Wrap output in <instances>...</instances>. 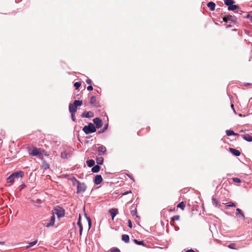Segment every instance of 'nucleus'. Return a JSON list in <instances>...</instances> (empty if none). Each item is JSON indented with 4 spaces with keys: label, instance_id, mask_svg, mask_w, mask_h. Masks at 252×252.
I'll list each match as a JSON object with an SVG mask.
<instances>
[{
    "label": "nucleus",
    "instance_id": "1",
    "mask_svg": "<svg viewBox=\"0 0 252 252\" xmlns=\"http://www.w3.org/2000/svg\"><path fill=\"white\" fill-rule=\"evenodd\" d=\"M23 176L24 172L22 171L14 172L6 179V182L7 183L13 184L15 179L22 178Z\"/></svg>",
    "mask_w": 252,
    "mask_h": 252
},
{
    "label": "nucleus",
    "instance_id": "2",
    "mask_svg": "<svg viewBox=\"0 0 252 252\" xmlns=\"http://www.w3.org/2000/svg\"><path fill=\"white\" fill-rule=\"evenodd\" d=\"M45 152L43 149L37 148L34 147H32V148L29 150V154L32 156L40 157L42 155L43 153Z\"/></svg>",
    "mask_w": 252,
    "mask_h": 252
},
{
    "label": "nucleus",
    "instance_id": "3",
    "mask_svg": "<svg viewBox=\"0 0 252 252\" xmlns=\"http://www.w3.org/2000/svg\"><path fill=\"white\" fill-rule=\"evenodd\" d=\"M82 104V100H76L73 103H70L69 105V110L70 113H76L77 106H81Z\"/></svg>",
    "mask_w": 252,
    "mask_h": 252
},
{
    "label": "nucleus",
    "instance_id": "4",
    "mask_svg": "<svg viewBox=\"0 0 252 252\" xmlns=\"http://www.w3.org/2000/svg\"><path fill=\"white\" fill-rule=\"evenodd\" d=\"M83 130L86 134H88L95 132L96 131V128L94 124L90 123L88 126H85L83 127Z\"/></svg>",
    "mask_w": 252,
    "mask_h": 252
},
{
    "label": "nucleus",
    "instance_id": "5",
    "mask_svg": "<svg viewBox=\"0 0 252 252\" xmlns=\"http://www.w3.org/2000/svg\"><path fill=\"white\" fill-rule=\"evenodd\" d=\"M76 183H77V193H80L82 192H84L86 190V186L84 183H81L79 182L78 180L74 179Z\"/></svg>",
    "mask_w": 252,
    "mask_h": 252
},
{
    "label": "nucleus",
    "instance_id": "6",
    "mask_svg": "<svg viewBox=\"0 0 252 252\" xmlns=\"http://www.w3.org/2000/svg\"><path fill=\"white\" fill-rule=\"evenodd\" d=\"M96 151L99 156H103L106 154L107 150L105 146L101 145L97 148Z\"/></svg>",
    "mask_w": 252,
    "mask_h": 252
},
{
    "label": "nucleus",
    "instance_id": "7",
    "mask_svg": "<svg viewBox=\"0 0 252 252\" xmlns=\"http://www.w3.org/2000/svg\"><path fill=\"white\" fill-rule=\"evenodd\" d=\"M224 22H227L228 21H231L233 22L235 24L237 23V19L235 17H233L231 15H227L223 18Z\"/></svg>",
    "mask_w": 252,
    "mask_h": 252
},
{
    "label": "nucleus",
    "instance_id": "8",
    "mask_svg": "<svg viewBox=\"0 0 252 252\" xmlns=\"http://www.w3.org/2000/svg\"><path fill=\"white\" fill-rule=\"evenodd\" d=\"M54 211V213L56 214L59 218L64 215V211L62 208H56Z\"/></svg>",
    "mask_w": 252,
    "mask_h": 252
},
{
    "label": "nucleus",
    "instance_id": "9",
    "mask_svg": "<svg viewBox=\"0 0 252 252\" xmlns=\"http://www.w3.org/2000/svg\"><path fill=\"white\" fill-rule=\"evenodd\" d=\"M93 122L96 126V127L99 128L102 126V120L99 118L94 119Z\"/></svg>",
    "mask_w": 252,
    "mask_h": 252
},
{
    "label": "nucleus",
    "instance_id": "10",
    "mask_svg": "<svg viewBox=\"0 0 252 252\" xmlns=\"http://www.w3.org/2000/svg\"><path fill=\"white\" fill-rule=\"evenodd\" d=\"M131 214L132 216H135V220H138L140 219V217L137 215V209L134 206H132L131 208Z\"/></svg>",
    "mask_w": 252,
    "mask_h": 252
},
{
    "label": "nucleus",
    "instance_id": "11",
    "mask_svg": "<svg viewBox=\"0 0 252 252\" xmlns=\"http://www.w3.org/2000/svg\"><path fill=\"white\" fill-rule=\"evenodd\" d=\"M102 178L101 175H97L95 176V177L94 178V182L96 185L100 184L102 182Z\"/></svg>",
    "mask_w": 252,
    "mask_h": 252
},
{
    "label": "nucleus",
    "instance_id": "12",
    "mask_svg": "<svg viewBox=\"0 0 252 252\" xmlns=\"http://www.w3.org/2000/svg\"><path fill=\"white\" fill-rule=\"evenodd\" d=\"M55 220V217L54 215L53 214L50 218V222L47 223V224H45V226L47 227L53 226L54 224Z\"/></svg>",
    "mask_w": 252,
    "mask_h": 252
},
{
    "label": "nucleus",
    "instance_id": "13",
    "mask_svg": "<svg viewBox=\"0 0 252 252\" xmlns=\"http://www.w3.org/2000/svg\"><path fill=\"white\" fill-rule=\"evenodd\" d=\"M82 117L92 118L94 117V113L91 111L85 112L82 114Z\"/></svg>",
    "mask_w": 252,
    "mask_h": 252
},
{
    "label": "nucleus",
    "instance_id": "14",
    "mask_svg": "<svg viewBox=\"0 0 252 252\" xmlns=\"http://www.w3.org/2000/svg\"><path fill=\"white\" fill-rule=\"evenodd\" d=\"M229 151L234 156H239L240 155V152L239 151L233 149L232 148H230L229 149Z\"/></svg>",
    "mask_w": 252,
    "mask_h": 252
},
{
    "label": "nucleus",
    "instance_id": "15",
    "mask_svg": "<svg viewBox=\"0 0 252 252\" xmlns=\"http://www.w3.org/2000/svg\"><path fill=\"white\" fill-rule=\"evenodd\" d=\"M109 212L112 216V220L114 219V217L118 214V209H114V208L109 210Z\"/></svg>",
    "mask_w": 252,
    "mask_h": 252
},
{
    "label": "nucleus",
    "instance_id": "16",
    "mask_svg": "<svg viewBox=\"0 0 252 252\" xmlns=\"http://www.w3.org/2000/svg\"><path fill=\"white\" fill-rule=\"evenodd\" d=\"M207 6L211 11H214L215 9L216 4L212 1L209 2L207 3Z\"/></svg>",
    "mask_w": 252,
    "mask_h": 252
},
{
    "label": "nucleus",
    "instance_id": "17",
    "mask_svg": "<svg viewBox=\"0 0 252 252\" xmlns=\"http://www.w3.org/2000/svg\"><path fill=\"white\" fill-rule=\"evenodd\" d=\"M77 224L79 226V234H80V235L81 236L82 235V231H83V226L81 223V216L80 215H79V219H78V222H77Z\"/></svg>",
    "mask_w": 252,
    "mask_h": 252
},
{
    "label": "nucleus",
    "instance_id": "18",
    "mask_svg": "<svg viewBox=\"0 0 252 252\" xmlns=\"http://www.w3.org/2000/svg\"><path fill=\"white\" fill-rule=\"evenodd\" d=\"M243 138L246 141L249 142H252V136H251L249 134H245L243 135H242Z\"/></svg>",
    "mask_w": 252,
    "mask_h": 252
},
{
    "label": "nucleus",
    "instance_id": "19",
    "mask_svg": "<svg viewBox=\"0 0 252 252\" xmlns=\"http://www.w3.org/2000/svg\"><path fill=\"white\" fill-rule=\"evenodd\" d=\"M90 103L94 106H97V103H96V97L95 96H92L91 97V99H90Z\"/></svg>",
    "mask_w": 252,
    "mask_h": 252
},
{
    "label": "nucleus",
    "instance_id": "20",
    "mask_svg": "<svg viewBox=\"0 0 252 252\" xmlns=\"http://www.w3.org/2000/svg\"><path fill=\"white\" fill-rule=\"evenodd\" d=\"M100 167L99 165H96L94 166V167L92 168V171L94 173L98 172L100 170Z\"/></svg>",
    "mask_w": 252,
    "mask_h": 252
},
{
    "label": "nucleus",
    "instance_id": "21",
    "mask_svg": "<svg viewBox=\"0 0 252 252\" xmlns=\"http://www.w3.org/2000/svg\"><path fill=\"white\" fill-rule=\"evenodd\" d=\"M122 239L125 243H128L129 241V236L126 234H123L122 236Z\"/></svg>",
    "mask_w": 252,
    "mask_h": 252
},
{
    "label": "nucleus",
    "instance_id": "22",
    "mask_svg": "<svg viewBox=\"0 0 252 252\" xmlns=\"http://www.w3.org/2000/svg\"><path fill=\"white\" fill-rule=\"evenodd\" d=\"M238 8H239L238 5H234L233 4H232V5H231L229 6L228 7V10L234 11V10H235L236 9H237Z\"/></svg>",
    "mask_w": 252,
    "mask_h": 252
},
{
    "label": "nucleus",
    "instance_id": "23",
    "mask_svg": "<svg viewBox=\"0 0 252 252\" xmlns=\"http://www.w3.org/2000/svg\"><path fill=\"white\" fill-rule=\"evenodd\" d=\"M180 216L179 215H176L173 216L171 220L170 223L173 225H174L173 223L175 220H178L180 219Z\"/></svg>",
    "mask_w": 252,
    "mask_h": 252
},
{
    "label": "nucleus",
    "instance_id": "24",
    "mask_svg": "<svg viewBox=\"0 0 252 252\" xmlns=\"http://www.w3.org/2000/svg\"><path fill=\"white\" fill-rule=\"evenodd\" d=\"M87 164L89 167H93L94 165L95 162L93 159H90L87 161Z\"/></svg>",
    "mask_w": 252,
    "mask_h": 252
},
{
    "label": "nucleus",
    "instance_id": "25",
    "mask_svg": "<svg viewBox=\"0 0 252 252\" xmlns=\"http://www.w3.org/2000/svg\"><path fill=\"white\" fill-rule=\"evenodd\" d=\"M226 133L227 135L230 136V135H239L238 134L235 133L233 130H227L226 131Z\"/></svg>",
    "mask_w": 252,
    "mask_h": 252
},
{
    "label": "nucleus",
    "instance_id": "26",
    "mask_svg": "<svg viewBox=\"0 0 252 252\" xmlns=\"http://www.w3.org/2000/svg\"><path fill=\"white\" fill-rule=\"evenodd\" d=\"M96 163L98 165H101L103 162V158L101 157L96 158Z\"/></svg>",
    "mask_w": 252,
    "mask_h": 252
},
{
    "label": "nucleus",
    "instance_id": "27",
    "mask_svg": "<svg viewBox=\"0 0 252 252\" xmlns=\"http://www.w3.org/2000/svg\"><path fill=\"white\" fill-rule=\"evenodd\" d=\"M234 3V1L233 0H224L225 4L228 6L232 5Z\"/></svg>",
    "mask_w": 252,
    "mask_h": 252
},
{
    "label": "nucleus",
    "instance_id": "28",
    "mask_svg": "<svg viewBox=\"0 0 252 252\" xmlns=\"http://www.w3.org/2000/svg\"><path fill=\"white\" fill-rule=\"evenodd\" d=\"M240 214L244 219H245V216L243 212L239 208L236 209V215Z\"/></svg>",
    "mask_w": 252,
    "mask_h": 252
},
{
    "label": "nucleus",
    "instance_id": "29",
    "mask_svg": "<svg viewBox=\"0 0 252 252\" xmlns=\"http://www.w3.org/2000/svg\"><path fill=\"white\" fill-rule=\"evenodd\" d=\"M42 167L44 169H47L49 168V165L46 161H43L42 162Z\"/></svg>",
    "mask_w": 252,
    "mask_h": 252
},
{
    "label": "nucleus",
    "instance_id": "30",
    "mask_svg": "<svg viewBox=\"0 0 252 252\" xmlns=\"http://www.w3.org/2000/svg\"><path fill=\"white\" fill-rule=\"evenodd\" d=\"M134 242L137 244V245H143L145 246V244L143 241H138L136 239H134L133 240Z\"/></svg>",
    "mask_w": 252,
    "mask_h": 252
},
{
    "label": "nucleus",
    "instance_id": "31",
    "mask_svg": "<svg viewBox=\"0 0 252 252\" xmlns=\"http://www.w3.org/2000/svg\"><path fill=\"white\" fill-rule=\"evenodd\" d=\"M177 207V208H181L182 210H184L185 207V205L183 202H181L179 204H178Z\"/></svg>",
    "mask_w": 252,
    "mask_h": 252
},
{
    "label": "nucleus",
    "instance_id": "32",
    "mask_svg": "<svg viewBox=\"0 0 252 252\" xmlns=\"http://www.w3.org/2000/svg\"><path fill=\"white\" fill-rule=\"evenodd\" d=\"M37 242V240H35L33 242L29 243V246H27V248H30V247H32L35 245Z\"/></svg>",
    "mask_w": 252,
    "mask_h": 252
},
{
    "label": "nucleus",
    "instance_id": "33",
    "mask_svg": "<svg viewBox=\"0 0 252 252\" xmlns=\"http://www.w3.org/2000/svg\"><path fill=\"white\" fill-rule=\"evenodd\" d=\"M81 83L80 82H75L74 84V87L75 88V89L76 90L78 89L81 86Z\"/></svg>",
    "mask_w": 252,
    "mask_h": 252
},
{
    "label": "nucleus",
    "instance_id": "34",
    "mask_svg": "<svg viewBox=\"0 0 252 252\" xmlns=\"http://www.w3.org/2000/svg\"><path fill=\"white\" fill-rule=\"evenodd\" d=\"M228 247L231 249H236V244L235 243H231L228 246Z\"/></svg>",
    "mask_w": 252,
    "mask_h": 252
},
{
    "label": "nucleus",
    "instance_id": "35",
    "mask_svg": "<svg viewBox=\"0 0 252 252\" xmlns=\"http://www.w3.org/2000/svg\"><path fill=\"white\" fill-rule=\"evenodd\" d=\"M213 203L216 204V206L220 205V203L219 202V201L216 198H213Z\"/></svg>",
    "mask_w": 252,
    "mask_h": 252
},
{
    "label": "nucleus",
    "instance_id": "36",
    "mask_svg": "<svg viewBox=\"0 0 252 252\" xmlns=\"http://www.w3.org/2000/svg\"><path fill=\"white\" fill-rule=\"evenodd\" d=\"M233 181L235 183H241V180L238 178H233L232 179Z\"/></svg>",
    "mask_w": 252,
    "mask_h": 252
},
{
    "label": "nucleus",
    "instance_id": "37",
    "mask_svg": "<svg viewBox=\"0 0 252 252\" xmlns=\"http://www.w3.org/2000/svg\"><path fill=\"white\" fill-rule=\"evenodd\" d=\"M61 156L63 158H67V154L65 152H63L61 154Z\"/></svg>",
    "mask_w": 252,
    "mask_h": 252
},
{
    "label": "nucleus",
    "instance_id": "38",
    "mask_svg": "<svg viewBox=\"0 0 252 252\" xmlns=\"http://www.w3.org/2000/svg\"><path fill=\"white\" fill-rule=\"evenodd\" d=\"M87 219V220H88V221L89 229H90L91 228V224H92L91 220L89 217H88Z\"/></svg>",
    "mask_w": 252,
    "mask_h": 252
},
{
    "label": "nucleus",
    "instance_id": "39",
    "mask_svg": "<svg viewBox=\"0 0 252 252\" xmlns=\"http://www.w3.org/2000/svg\"><path fill=\"white\" fill-rule=\"evenodd\" d=\"M225 207H226V208H228L229 207H236V205L234 203H231L230 204L227 205Z\"/></svg>",
    "mask_w": 252,
    "mask_h": 252
},
{
    "label": "nucleus",
    "instance_id": "40",
    "mask_svg": "<svg viewBox=\"0 0 252 252\" xmlns=\"http://www.w3.org/2000/svg\"><path fill=\"white\" fill-rule=\"evenodd\" d=\"M108 125H106L103 127V130L101 131H98L99 133H101L104 132L107 128Z\"/></svg>",
    "mask_w": 252,
    "mask_h": 252
},
{
    "label": "nucleus",
    "instance_id": "41",
    "mask_svg": "<svg viewBox=\"0 0 252 252\" xmlns=\"http://www.w3.org/2000/svg\"><path fill=\"white\" fill-rule=\"evenodd\" d=\"M111 252H121L120 250L118 248H115L111 250Z\"/></svg>",
    "mask_w": 252,
    "mask_h": 252
},
{
    "label": "nucleus",
    "instance_id": "42",
    "mask_svg": "<svg viewBox=\"0 0 252 252\" xmlns=\"http://www.w3.org/2000/svg\"><path fill=\"white\" fill-rule=\"evenodd\" d=\"M71 118L73 121H75V113H71Z\"/></svg>",
    "mask_w": 252,
    "mask_h": 252
},
{
    "label": "nucleus",
    "instance_id": "43",
    "mask_svg": "<svg viewBox=\"0 0 252 252\" xmlns=\"http://www.w3.org/2000/svg\"><path fill=\"white\" fill-rule=\"evenodd\" d=\"M128 227H129L130 228H131L132 226V222L130 220H128Z\"/></svg>",
    "mask_w": 252,
    "mask_h": 252
},
{
    "label": "nucleus",
    "instance_id": "44",
    "mask_svg": "<svg viewBox=\"0 0 252 252\" xmlns=\"http://www.w3.org/2000/svg\"><path fill=\"white\" fill-rule=\"evenodd\" d=\"M87 90L88 91H92L93 90V87L92 86H89L88 87H87Z\"/></svg>",
    "mask_w": 252,
    "mask_h": 252
},
{
    "label": "nucleus",
    "instance_id": "45",
    "mask_svg": "<svg viewBox=\"0 0 252 252\" xmlns=\"http://www.w3.org/2000/svg\"><path fill=\"white\" fill-rule=\"evenodd\" d=\"M86 83L88 84H91V83H92V81L91 79H87L86 80Z\"/></svg>",
    "mask_w": 252,
    "mask_h": 252
},
{
    "label": "nucleus",
    "instance_id": "46",
    "mask_svg": "<svg viewBox=\"0 0 252 252\" xmlns=\"http://www.w3.org/2000/svg\"><path fill=\"white\" fill-rule=\"evenodd\" d=\"M129 193H131V190H128L127 191H126V192L122 193V195H126V194H128Z\"/></svg>",
    "mask_w": 252,
    "mask_h": 252
},
{
    "label": "nucleus",
    "instance_id": "47",
    "mask_svg": "<svg viewBox=\"0 0 252 252\" xmlns=\"http://www.w3.org/2000/svg\"><path fill=\"white\" fill-rule=\"evenodd\" d=\"M186 252H195L194 250L192 249L188 250Z\"/></svg>",
    "mask_w": 252,
    "mask_h": 252
},
{
    "label": "nucleus",
    "instance_id": "48",
    "mask_svg": "<svg viewBox=\"0 0 252 252\" xmlns=\"http://www.w3.org/2000/svg\"><path fill=\"white\" fill-rule=\"evenodd\" d=\"M231 108L233 109V110L234 112L235 113H236V112H235V110H234V105H233V104H231Z\"/></svg>",
    "mask_w": 252,
    "mask_h": 252
},
{
    "label": "nucleus",
    "instance_id": "49",
    "mask_svg": "<svg viewBox=\"0 0 252 252\" xmlns=\"http://www.w3.org/2000/svg\"><path fill=\"white\" fill-rule=\"evenodd\" d=\"M231 26H231V25H227L226 26V28H228L231 27Z\"/></svg>",
    "mask_w": 252,
    "mask_h": 252
},
{
    "label": "nucleus",
    "instance_id": "50",
    "mask_svg": "<svg viewBox=\"0 0 252 252\" xmlns=\"http://www.w3.org/2000/svg\"><path fill=\"white\" fill-rule=\"evenodd\" d=\"M250 21L251 23H252V16L250 17Z\"/></svg>",
    "mask_w": 252,
    "mask_h": 252
},
{
    "label": "nucleus",
    "instance_id": "51",
    "mask_svg": "<svg viewBox=\"0 0 252 252\" xmlns=\"http://www.w3.org/2000/svg\"><path fill=\"white\" fill-rule=\"evenodd\" d=\"M0 244L2 245H4V242H0Z\"/></svg>",
    "mask_w": 252,
    "mask_h": 252
},
{
    "label": "nucleus",
    "instance_id": "52",
    "mask_svg": "<svg viewBox=\"0 0 252 252\" xmlns=\"http://www.w3.org/2000/svg\"><path fill=\"white\" fill-rule=\"evenodd\" d=\"M22 186V188H24V187H25L26 186L25 185H23Z\"/></svg>",
    "mask_w": 252,
    "mask_h": 252
},
{
    "label": "nucleus",
    "instance_id": "53",
    "mask_svg": "<svg viewBox=\"0 0 252 252\" xmlns=\"http://www.w3.org/2000/svg\"><path fill=\"white\" fill-rule=\"evenodd\" d=\"M20 1V0H18V1H17V0H16V2H19Z\"/></svg>",
    "mask_w": 252,
    "mask_h": 252
}]
</instances>
